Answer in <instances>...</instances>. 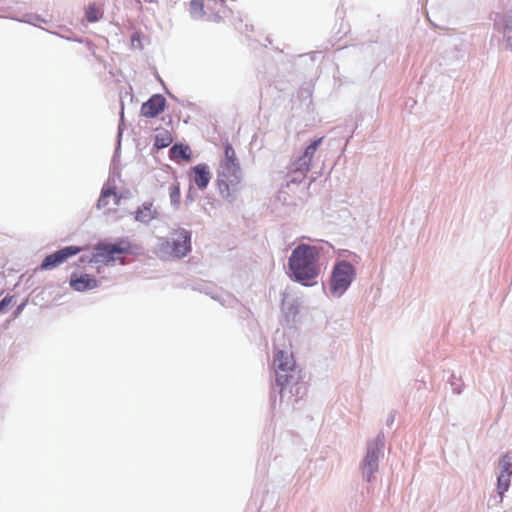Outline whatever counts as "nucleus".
Listing matches in <instances>:
<instances>
[{
    "mask_svg": "<svg viewBox=\"0 0 512 512\" xmlns=\"http://www.w3.org/2000/svg\"><path fill=\"white\" fill-rule=\"evenodd\" d=\"M193 173V181L199 189H204L207 187L211 175L208 170V167L204 164H199L192 168Z\"/></svg>",
    "mask_w": 512,
    "mask_h": 512,
    "instance_id": "obj_14",
    "label": "nucleus"
},
{
    "mask_svg": "<svg viewBox=\"0 0 512 512\" xmlns=\"http://www.w3.org/2000/svg\"><path fill=\"white\" fill-rule=\"evenodd\" d=\"M320 248L308 244L298 245L289 258V269L294 279L305 285L313 284L320 274Z\"/></svg>",
    "mask_w": 512,
    "mask_h": 512,
    "instance_id": "obj_1",
    "label": "nucleus"
},
{
    "mask_svg": "<svg viewBox=\"0 0 512 512\" xmlns=\"http://www.w3.org/2000/svg\"><path fill=\"white\" fill-rule=\"evenodd\" d=\"M322 140L323 138L316 139L306 147L303 155L299 157L294 163V169L290 182H302L306 178V174L310 170L312 159Z\"/></svg>",
    "mask_w": 512,
    "mask_h": 512,
    "instance_id": "obj_7",
    "label": "nucleus"
},
{
    "mask_svg": "<svg viewBox=\"0 0 512 512\" xmlns=\"http://www.w3.org/2000/svg\"><path fill=\"white\" fill-rule=\"evenodd\" d=\"M130 248V243L124 240L114 244L99 243L94 247L89 262L111 265L118 259V255L129 253Z\"/></svg>",
    "mask_w": 512,
    "mask_h": 512,
    "instance_id": "obj_5",
    "label": "nucleus"
},
{
    "mask_svg": "<svg viewBox=\"0 0 512 512\" xmlns=\"http://www.w3.org/2000/svg\"><path fill=\"white\" fill-rule=\"evenodd\" d=\"M70 287L78 292L95 289L98 287V281L88 274L73 273L70 277Z\"/></svg>",
    "mask_w": 512,
    "mask_h": 512,
    "instance_id": "obj_11",
    "label": "nucleus"
},
{
    "mask_svg": "<svg viewBox=\"0 0 512 512\" xmlns=\"http://www.w3.org/2000/svg\"><path fill=\"white\" fill-rule=\"evenodd\" d=\"M180 187H179V184L176 183L174 185H172V187L170 188V199H171V202L172 204L174 205H178L180 203Z\"/></svg>",
    "mask_w": 512,
    "mask_h": 512,
    "instance_id": "obj_20",
    "label": "nucleus"
},
{
    "mask_svg": "<svg viewBox=\"0 0 512 512\" xmlns=\"http://www.w3.org/2000/svg\"><path fill=\"white\" fill-rule=\"evenodd\" d=\"M157 214V210L153 206V203H144L136 211L135 219L142 223H148L151 220L155 219Z\"/></svg>",
    "mask_w": 512,
    "mask_h": 512,
    "instance_id": "obj_15",
    "label": "nucleus"
},
{
    "mask_svg": "<svg viewBox=\"0 0 512 512\" xmlns=\"http://www.w3.org/2000/svg\"><path fill=\"white\" fill-rule=\"evenodd\" d=\"M159 249L167 257H185L191 251L190 232L183 228L174 230L170 239H161Z\"/></svg>",
    "mask_w": 512,
    "mask_h": 512,
    "instance_id": "obj_3",
    "label": "nucleus"
},
{
    "mask_svg": "<svg viewBox=\"0 0 512 512\" xmlns=\"http://www.w3.org/2000/svg\"><path fill=\"white\" fill-rule=\"evenodd\" d=\"M103 15V12L100 7L96 6V4H91L87 7L85 11V17L88 22H96Z\"/></svg>",
    "mask_w": 512,
    "mask_h": 512,
    "instance_id": "obj_18",
    "label": "nucleus"
},
{
    "mask_svg": "<svg viewBox=\"0 0 512 512\" xmlns=\"http://www.w3.org/2000/svg\"><path fill=\"white\" fill-rule=\"evenodd\" d=\"M120 198L121 197L117 194L115 188L103 189L100 198L98 199L97 207L111 211L112 208L110 206H117L120 202Z\"/></svg>",
    "mask_w": 512,
    "mask_h": 512,
    "instance_id": "obj_12",
    "label": "nucleus"
},
{
    "mask_svg": "<svg viewBox=\"0 0 512 512\" xmlns=\"http://www.w3.org/2000/svg\"><path fill=\"white\" fill-rule=\"evenodd\" d=\"M166 107V99L161 94L152 95L141 106V115L146 118L157 117L164 111Z\"/></svg>",
    "mask_w": 512,
    "mask_h": 512,
    "instance_id": "obj_10",
    "label": "nucleus"
},
{
    "mask_svg": "<svg viewBox=\"0 0 512 512\" xmlns=\"http://www.w3.org/2000/svg\"><path fill=\"white\" fill-rule=\"evenodd\" d=\"M81 251H83V248L79 247V246L64 247V248L56 251L55 253H52V254L46 256L41 264V269L42 270L53 269V268L59 266L60 264L64 263L65 261H67L69 258L77 255Z\"/></svg>",
    "mask_w": 512,
    "mask_h": 512,
    "instance_id": "obj_8",
    "label": "nucleus"
},
{
    "mask_svg": "<svg viewBox=\"0 0 512 512\" xmlns=\"http://www.w3.org/2000/svg\"><path fill=\"white\" fill-rule=\"evenodd\" d=\"M378 457L379 450L374 448H368L367 455L363 461V473L366 475L369 481L373 473L378 468Z\"/></svg>",
    "mask_w": 512,
    "mask_h": 512,
    "instance_id": "obj_13",
    "label": "nucleus"
},
{
    "mask_svg": "<svg viewBox=\"0 0 512 512\" xmlns=\"http://www.w3.org/2000/svg\"><path fill=\"white\" fill-rule=\"evenodd\" d=\"M173 141L171 133L167 130L159 131L155 136V146L158 149L168 147Z\"/></svg>",
    "mask_w": 512,
    "mask_h": 512,
    "instance_id": "obj_17",
    "label": "nucleus"
},
{
    "mask_svg": "<svg viewBox=\"0 0 512 512\" xmlns=\"http://www.w3.org/2000/svg\"><path fill=\"white\" fill-rule=\"evenodd\" d=\"M356 277V271L352 264L347 261L337 262L332 270L330 279V292L335 297L342 296L350 287Z\"/></svg>",
    "mask_w": 512,
    "mask_h": 512,
    "instance_id": "obj_4",
    "label": "nucleus"
},
{
    "mask_svg": "<svg viewBox=\"0 0 512 512\" xmlns=\"http://www.w3.org/2000/svg\"><path fill=\"white\" fill-rule=\"evenodd\" d=\"M273 366L276 374V383L281 391L290 383L295 369L293 355L287 351L279 350L275 353Z\"/></svg>",
    "mask_w": 512,
    "mask_h": 512,
    "instance_id": "obj_6",
    "label": "nucleus"
},
{
    "mask_svg": "<svg viewBox=\"0 0 512 512\" xmlns=\"http://www.w3.org/2000/svg\"><path fill=\"white\" fill-rule=\"evenodd\" d=\"M190 12L193 16L198 17L204 14V5L200 0L190 2Z\"/></svg>",
    "mask_w": 512,
    "mask_h": 512,
    "instance_id": "obj_19",
    "label": "nucleus"
},
{
    "mask_svg": "<svg viewBox=\"0 0 512 512\" xmlns=\"http://www.w3.org/2000/svg\"><path fill=\"white\" fill-rule=\"evenodd\" d=\"M500 473L497 477V490L502 497L510 487V477L512 475V458L505 454L499 460Z\"/></svg>",
    "mask_w": 512,
    "mask_h": 512,
    "instance_id": "obj_9",
    "label": "nucleus"
},
{
    "mask_svg": "<svg viewBox=\"0 0 512 512\" xmlns=\"http://www.w3.org/2000/svg\"><path fill=\"white\" fill-rule=\"evenodd\" d=\"M241 170L236 157L234 148L227 143L225 145V159L221 165L220 172V188L223 191L222 186L229 193V190H236L237 186L241 182Z\"/></svg>",
    "mask_w": 512,
    "mask_h": 512,
    "instance_id": "obj_2",
    "label": "nucleus"
},
{
    "mask_svg": "<svg viewBox=\"0 0 512 512\" xmlns=\"http://www.w3.org/2000/svg\"><path fill=\"white\" fill-rule=\"evenodd\" d=\"M12 296H6L0 301V312H2L6 306L12 302Z\"/></svg>",
    "mask_w": 512,
    "mask_h": 512,
    "instance_id": "obj_21",
    "label": "nucleus"
},
{
    "mask_svg": "<svg viewBox=\"0 0 512 512\" xmlns=\"http://www.w3.org/2000/svg\"><path fill=\"white\" fill-rule=\"evenodd\" d=\"M170 158L171 159H190V148L187 145L175 144L170 149Z\"/></svg>",
    "mask_w": 512,
    "mask_h": 512,
    "instance_id": "obj_16",
    "label": "nucleus"
}]
</instances>
